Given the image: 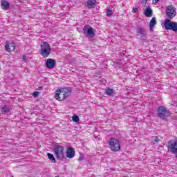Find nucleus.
Segmentation results:
<instances>
[{
    "label": "nucleus",
    "instance_id": "obj_1",
    "mask_svg": "<svg viewBox=\"0 0 177 177\" xmlns=\"http://www.w3.org/2000/svg\"><path fill=\"white\" fill-rule=\"evenodd\" d=\"M71 95V88H61L55 92V97L57 100L62 102Z\"/></svg>",
    "mask_w": 177,
    "mask_h": 177
},
{
    "label": "nucleus",
    "instance_id": "obj_2",
    "mask_svg": "<svg viewBox=\"0 0 177 177\" xmlns=\"http://www.w3.org/2000/svg\"><path fill=\"white\" fill-rule=\"evenodd\" d=\"M52 53V48L50 44L46 41H44L40 46L39 54L42 57L46 58Z\"/></svg>",
    "mask_w": 177,
    "mask_h": 177
},
{
    "label": "nucleus",
    "instance_id": "obj_3",
    "mask_svg": "<svg viewBox=\"0 0 177 177\" xmlns=\"http://www.w3.org/2000/svg\"><path fill=\"white\" fill-rule=\"evenodd\" d=\"M54 154L57 160L64 158V147L62 145H55L54 147Z\"/></svg>",
    "mask_w": 177,
    "mask_h": 177
},
{
    "label": "nucleus",
    "instance_id": "obj_4",
    "mask_svg": "<svg viewBox=\"0 0 177 177\" xmlns=\"http://www.w3.org/2000/svg\"><path fill=\"white\" fill-rule=\"evenodd\" d=\"M109 147L112 151H119L121 149L120 141L115 138H111L109 141Z\"/></svg>",
    "mask_w": 177,
    "mask_h": 177
},
{
    "label": "nucleus",
    "instance_id": "obj_5",
    "mask_svg": "<svg viewBox=\"0 0 177 177\" xmlns=\"http://www.w3.org/2000/svg\"><path fill=\"white\" fill-rule=\"evenodd\" d=\"M164 26L165 30H171V31L177 32V22L171 21L169 19H165Z\"/></svg>",
    "mask_w": 177,
    "mask_h": 177
},
{
    "label": "nucleus",
    "instance_id": "obj_6",
    "mask_svg": "<svg viewBox=\"0 0 177 177\" xmlns=\"http://www.w3.org/2000/svg\"><path fill=\"white\" fill-rule=\"evenodd\" d=\"M158 117L159 118H167L169 115V111L167 110V108L163 106H160L158 108Z\"/></svg>",
    "mask_w": 177,
    "mask_h": 177
},
{
    "label": "nucleus",
    "instance_id": "obj_7",
    "mask_svg": "<svg viewBox=\"0 0 177 177\" xmlns=\"http://www.w3.org/2000/svg\"><path fill=\"white\" fill-rule=\"evenodd\" d=\"M166 16L167 19H170L176 16L175 6L170 5L166 8Z\"/></svg>",
    "mask_w": 177,
    "mask_h": 177
},
{
    "label": "nucleus",
    "instance_id": "obj_8",
    "mask_svg": "<svg viewBox=\"0 0 177 177\" xmlns=\"http://www.w3.org/2000/svg\"><path fill=\"white\" fill-rule=\"evenodd\" d=\"M137 36H140L142 41H146L147 39V31L145 28L138 26L136 28Z\"/></svg>",
    "mask_w": 177,
    "mask_h": 177
},
{
    "label": "nucleus",
    "instance_id": "obj_9",
    "mask_svg": "<svg viewBox=\"0 0 177 177\" xmlns=\"http://www.w3.org/2000/svg\"><path fill=\"white\" fill-rule=\"evenodd\" d=\"M83 32L86 37H90L93 38L95 37V32L93 31V28L91 27L89 25H85L83 28Z\"/></svg>",
    "mask_w": 177,
    "mask_h": 177
},
{
    "label": "nucleus",
    "instance_id": "obj_10",
    "mask_svg": "<svg viewBox=\"0 0 177 177\" xmlns=\"http://www.w3.org/2000/svg\"><path fill=\"white\" fill-rule=\"evenodd\" d=\"M167 145V149L170 151V153H172V154H175L177 151V140H170L168 141Z\"/></svg>",
    "mask_w": 177,
    "mask_h": 177
},
{
    "label": "nucleus",
    "instance_id": "obj_11",
    "mask_svg": "<svg viewBox=\"0 0 177 177\" xmlns=\"http://www.w3.org/2000/svg\"><path fill=\"white\" fill-rule=\"evenodd\" d=\"M46 67L47 68H49L50 70H52V68H55V66H56V60L49 58L46 61Z\"/></svg>",
    "mask_w": 177,
    "mask_h": 177
},
{
    "label": "nucleus",
    "instance_id": "obj_12",
    "mask_svg": "<svg viewBox=\"0 0 177 177\" xmlns=\"http://www.w3.org/2000/svg\"><path fill=\"white\" fill-rule=\"evenodd\" d=\"M74 156H75V151H74V148H68L66 151V157L68 158H73Z\"/></svg>",
    "mask_w": 177,
    "mask_h": 177
},
{
    "label": "nucleus",
    "instance_id": "obj_13",
    "mask_svg": "<svg viewBox=\"0 0 177 177\" xmlns=\"http://www.w3.org/2000/svg\"><path fill=\"white\" fill-rule=\"evenodd\" d=\"M15 49H16L15 43L9 44L8 41L6 42V50H7V52H12V50H15Z\"/></svg>",
    "mask_w": 177,
    "mask_h": 177
},
{
    "label": "nucleus",
    "instance_id": "obj_14",
    "mask_svg": "<svg viewBox=\"0 0 177 177\" xmlns=\"http://www.w3.org/2000/svg\"><path fill=\"white\" fill-rule=\"evenodd\" d=\"M12 110V106L4 105L1 108V111L2 114H8V113H10Z\"/></svg>",
    "mask_w": 177,
    "mask_h": 177
},
{
    "label": "nucleus",
    "instance_id": "obj_15",
    "mask_svg": "<svg viewBox=\"0 0 177 177\" xmlns=\"http://www.w3.org/2000/svg\"><path fill=\"white\" fill-rule=\"evenodd\" d=\"M1 6L4 10H8V8L10 7V3L6 0H2Z\"/></svg>",
    "mask_w": 177,
    "mask_h": 177
},
{
    "label": "nucleus",
    "instance_id": "obj_16",
    "mask_svg": "<svg viewBox=\"0 0 177 177\" xmlns=\"http://www.w3.org/2000/svg\"><path fill=\"white\" fill-rule=\"evenodd\" d=\"M144 15L146 17H151V16H153V10H151L150 6L147 7Z\"/></svg>",
    "mask_w": 177,
    "mask_h": 177
},
{
    "label": "nucleus",
    "instance_id": "obj_17",
    "mask_svg": "<svg viewBox=\"0 0 177 177\" xmlns=\"http://www.w3.org/2000/svg\"><path fill=\"white\" fill-rule=\"evenodd\" d=\"M156 24H157V20L156 19V17H153L149 22L150 31H153V28H154V26H156Z\"/></svg>",
    "mask_w": 177,
    "mask_h": 177
},
{
    "label": "nucleus",
    "instance_id": "obj_18",
    "mask_svg": "<svg viewBox=\"0 0 177 177\" xmlns=\"http://www.w3.org/2000/svg\"><path fill=\"white\" fill-rule=\"evenodd\" d=\"M96 5V0H88L87 1V7L91 9Z\"/></svg>",
    "mask_w": 177,
    "mask_h": 177
},
{
    "label": "nucleus",
    "instance_id": "obj_19",
    "mask_svg": "<svg viewBox=\"0 0 177 177\" xmlns=\"http://www.w3.org/2000/svg\"><path fill=\"white\" fill-rule=\"evenodd\" d=\"M47 157H48V160L53 162V164H56V158H55V156H53V154H52L50 153H48Z\"/></svg>",
    "mask_w": 177,
    "mask_h": 177
},
{
    "label": "nucleus",
    "instance_id": "obj_20",
    "mask_svg": "<svg viewBox=\"0 0 177 177\" xmlns=\"http://www.w3.org/2000/svg\"><path fill=\"white\" fill-rule=\"evenodd\" d=\"M151 140L153 145H156V143H158L160 142V138H158V137L157 136H153L151 137Z\"/></svg>",
    "mask_w": 177,
    "mask_h": 177
},
{
    "label": "nucleus",
    "instance_id": "obj_21",
    "mask_svg": "<svg viewBox=\"0 0 177 177\" xmlns=\"http://www.w3.org/2000/svg\"><path fill=\"white\" fill-rule=\"evenodd\" d=\"M106 95H109V96H112L113 93H114V90L113 88H106Z\"/></svg>",
    "mask_w": 177,
    "mask_h": 177
},
{
    "label": "nucleus",
    "instance_id": "obj_22",
    "mask_svg": "<svg viewBox=\"0 0 177 177\" xmlns=\"http://www.w3.org/2000/svg\"><path fill=\"white\" fill-rule=\"evenodd\" d=\"M72 120L73 122H80V117L77 115H73Z\"/></svg>",
    "mask_w": 177,
    "mask_h": 177
},
{
    "label": "nucleus",
    "instance_id": "obj_23",
    "mask_svg": "<svg viewBox=\"0 0 177 177\" xmlns=\"http://www.w3.org/2000/svg\"><path fill=\"white\" fill-rule=\"evenodd\" d=\"M106 15L107 16V17H110L111 16H113V10L108 9L106 10Z\"/></svg>",
    "mask_w": 177,
    "mask_h": 177
},
{
    "label": "nucleus",
    "instance_id": "obj_24",
    "mask_svg": "<svg viewBox=\"0 0 177 177\" xmlns=\"http://www.w3.org/2000/svg\"><path fill=\"white\" fill-rule=\"evenodd\" d=\"M84 153H80V157H79V158H78V160L79 161H82V160H84Z\"/></svg>",
    "mask_w": 177,
    "mask_h": 177
},
{
    "label": "nucleus",
    "instance_id": "obj_25",
    "mask_svg": "<svg viewBox=\"0 0 177 177\" xmlns=\"http://www.w3.org/2000/svg\"><path fill=\"white\" fill-rule=\"evenodd\" d=\"M22 62H24L25 63H27V62H28V59L27 58V56H26V55L23 56Z\"/></svg>",
    "mask_w": 177,
    "mask_h": 177
},
{
    "label": "nucleus",
    "instance_id": "obj_26",
    "mask_svg": "<svg viewBox=\"0 0 177 177\" xmlns=\"http://www.w3.org/2000/svg\"><path fill=\"white\" fill-rule=\"evenodd\" d=\"M39 95V92H38V91H35L32 93V95L34 96V97H38Z\"/></svg>",
    "mask_w": 177,
    "mask_h": 177
},
{
    "label": "nucleus",
    "instance_id": "obj_27",
    "mask_svg": "<svg viewBox=\"0 0 177 177\" xmlns=\"http://www.w3.org/2000/svg\"><path fill=\"white\" fill-rule=\"evenodd\" d=\"M136 12H138V8H133V13H136Z\"/></svg>",
    "mask_w": 177,
    "mask_h": 177
},
{
    "label": "nucleus",
    "instance_id": "obj_28",
    "mask_svg": "<svg viewBox=\"0 0 177 177\" xmlns=\"http://www.w3.org/2000/svg\"><path fill=\"white\" fill-rule=\"evenodd\" d=\"M148 0H142V3H147Z\"/></svg>",
    "mask_w": 177,
    "mask_h": 177
},
{
    "label": "nucleus",
    "instance_id": "obj_29",
    "mask_svg": "<svg viewBox=\"0 0 177 177\" xmlns=\"http://www.w3.org/2000/svg\"><path fill=\"white\" fill-rule=\"evenodd\" d=\"M159 1L160 0H153V2H155V3H158Z\"/></svg>",
    "mask_w": 177,
    "mask_h": 177
},
{
    "label": "nucleus",
    "instance_id": "obj_30",
    "mask_svg": "<svg viewBox=\"0 0 177 177\" xmlns=\"http://www.w3.org/2000/svg\"><path fill=\"white\" fill-rule=\"evenodd\" d=\"M42 88H43L42 86H39V88H38L39 91H42Z\"/></svg>",
    "mask_w": 177,
    "mask_h": 177
}]
</instances>
